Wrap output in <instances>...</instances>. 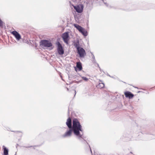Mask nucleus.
<instances>
[{
	"label": "nucleus",
	"mask_w": 155,
	"mask_h": 155,
	"mask_svg": "<svg viewBox=\"0 0 155 155\" xmlns=\"http://www.w3.org/2000/svg\"><path fill=\"white\" fill-rule=\"evenodd\" d=\"M72 128L74 134L81 137L82 135L80 134L79 132V131H82L81 126L77 119H74L73 120Z\"/></svg>",
	"instance_id": "nucleus-1"
},
{
	"label": "nucleus",
	"mask_w": 155,
	"mask_h": 155,
	"mask_svg": "<svg viewBox=\"0 0 155 155\" xmlns=\"http://www.w3.org/2000/svg\"><path fill=\"white\" fill-rule=\"evenodd\" d=\"M40 43V45L42 48H47L51 47L52 45L50 41L47 40H41Z\"/></svg>",
	"instance_id": "nucleus-2"
},
{
	"label": "nucleus",
	"mask_w": 155,
	"mask_h": 155,
	"mask_svg": "<svg viewBox=\"0 0 155 155\" xmlns=\"http://www.w3.org/2000/svg\"><path fill=\"white\" fill-rule=\"evenodd\" d=\"M74 26L84 36L87 35V32L84 28L76 24H74Z\"/></svg>",
	"instance_id": "nucleus-3"
},
{
	"label": "nucleus",
	"mask_w": 155,
	"mask_h": 155,
	"mask_svg": "<svg viewBox=\"0 0 155 155\" xmlns=\"http://www.w3.org/2000/svg\"><path fill=\"white\" fill-rule=\"evenodd\" d=\"M76 11L78 13H81L83 10L84 6L82 4H80L77 6L73 5Z\"/></svg>",
	"instance_id": "nucleus-4"
},
{
	"label": "nucleus",
	"mask_w": 155,
	"mask_h": 155,
	"mask_svg": "<svg viewBox=\"0 0 155 155\" xmlns=\"http://www.w3.org/2000/svg\"><path fill=\"white\" fill-rule=\"evenodd\" d=\"M62 38L64 42L68 44V41L69 40V35L68 32H66L64 33L62 35Z\"/></svg>",
	"instance_id": "nucleus-5"
},
{
	"label": "nucleus",
	"mask_w": 155,
	"mask_h": 155,
	"mask_svg": "<svg viewBox=\"0 0 155 155\" xmlns=\"http://www.w3.org/2000/svg\"><path fill=\"white\" fill-rule=\"evenodd\" d=\"M58 46V51L59 54H63L64 53V51L61 45L59 42L57 43Z\"/></svg>",
	"instance_id": "nucleus-6"
},
{
	"label": "nucleus",
	"mask_w": 155,
	"mask_h": 155,
	"mask_svg": "<svg viewBox=\"0 0 155 155\" xmlns=\"http://www.w3.org/2000/svg\"><path fill=\"white\" fill-rule=\"evenodd\" d=\"M77 50L80 57H83L86 54L85 51L82 48H81Z\"/></svg>",
	"instance_id": "nucleus-7"
},
{
	"label": "nucleus",
	"mask_w": 155,
	"mask_h": 155,
	"mask_svg": "<svg viewBox=\"0 0 155 155\" xmlns=\"http://www.w3.org/2000/svg\"><path fill=\"white\" fill-rule=\"evenodd\" d=\"M12 34L15 37L16 39L19 40L21 38V37L20 34L16 31H13L12 32Z\"/></svg>",
	"instance_id": "nucleus-8"
},
{
	"label": "nucleus",
	"mask_w": 155,
	"mask_h": 155,
	"mask_svg": "<svg viewBox=\"0 0 155 155\" xmlns=\"http://www.w3.org/2000/svg\"><path fill=\"white\" fill-rule=\"evenodd\" d=\"M124 94L126 97H128L129 98H131L134 97V95L132 94L131 92L128 91L125 92Z\"/></svg>",
	"instance_id": "nucleus-9"
},
{
	"label": "nucleus",
	"mask_w": 155,
	"mask_h": 155,
	"mask_svg": "<svg viewBox=\"0 0 155 155\" xmlns=\"http://www.w3.org/2000/svg\"><path fill=\"white\" fill-rule=\"evenodd\" d=\"M72 130L71 129L69 130L68 131L66 132L65 134L63 135L64 137H66L68 136H70L71 134Z\"/></svg>",
	"instance_id": "nucleus-10"
},
{
	"label": "nucleus",
	"mask_w": 155,
	"mask_h": 155,
	"mask_svg": "<svg viewBox=\"0 0 155 155\" xmlns=\"http://www.w3.org/2000/svg\"><path fill=\"white\" fill-rule=\"evenodd\" d=\"M66 124L68 127L71 128V120L70 118H69L67 119V121L66 123Z\"/></svg>",
	"instance_id": "nucleus-11"
},
{
	"label": "nucleus",
	"mask_w": 155,
	"mask_h": 155,
	"mask_svg": "<svg viewBox=\"0 0 155 155\" xmlns=\"http://www.w3.org/2000/svg\"><path fill=\"white\" fill-rule=\"evenodd\" d=\"M3 148L4 149V155H8V150L5 146H3Z\"/></svg>",
	"instance_id": "nucleus-12"
},
{
	"label": "nucleus",
	"mask_w": 155,
	"mask_h": 155,
	"mask_svg": "<svg viewBox=\"0 0 155 155\" xmlns=\"http://www.w3.org/2000/svg\"><path fill=\"white\" fill-rule=\"evenodd\" d=\"M77 67L78 68L80 71H81L82 69V67L81 64L80 63L78 62L77 64Z\"/></svg>",
	"instance_id": "nucleus-13"
},
{
	"label": "nucleus",
	"mask_w": 155,
	"mask_h": 155,
	"mask_svg": "<svg viewBox=\"0 0 155 155\" xmlns=\"http://www.w3.org/2000/svg\"><path fill=\"white\" fill-rule=\"evenodd\" d=\"M104 85L103 83H99L97 86V87L99 88H102L104 87Z\"/></svg>",
	"instance_id": "nucleus-14"
},
{
	"label": "nucleus",
	"mask_w": 155,
	"mask_h": 155,
	"mask_svg": "<svg viewBox=\"0 0 155 155\" xmlns=\"http://www.w3.org/2000/svg\"><path fill=\"white\" fill-rule=\"evenodd\" d=\"M74 45L77 48V50L81 48L79 46V43L78 42L74 43Z\"/></svg>",
	"instance_id": "nucleus-15"
},
{
	"label": "nucleus",
	"mask_w": 155,
	"mask_h": 155,
	"mask_svg": "<svg viewBox=\"0 0 155 155\" xmlns=\"http://www.w3.org/2000/svg\"><path fill=\"white\" fill-rule=\"evenodd\" d=\"M82 79L86 81H87L88 80V79L85 77H82Z\"/></svg>",
	"instance_id": "nucleus-16"
},
{
	"label": "nucleus",
	"mask_w": 155,
	"mask_h": 155,
	"mask_svg": "<svg viewBox=\"0 0 155 155\" xmlns=\"http://www.w3.org/2000/svg\"><path fill=\"white\" fill-rule=\"evenodd\" d=\"M92 55L93 58V59H94V55L93 54H92Z\"/></svg>",
	"instance_id": "nucleus-17"
}]
</instances>
